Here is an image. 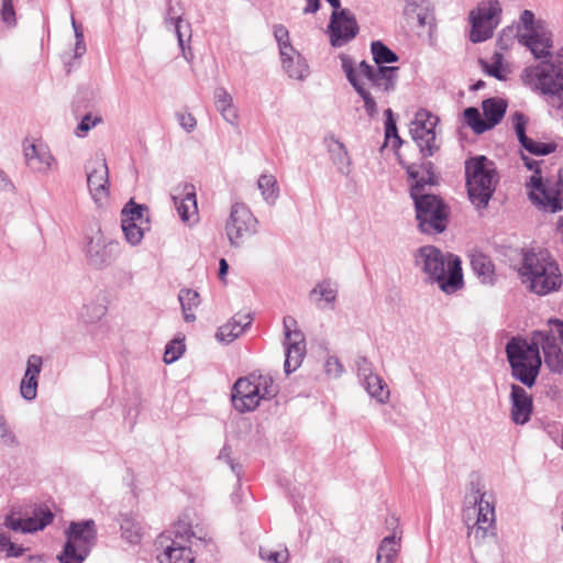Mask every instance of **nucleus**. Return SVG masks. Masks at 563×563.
Segmentation results:
<instances>
[{"mask_svg": "<svg viewBox=\"0 0 563 563\" xmlns=\"http://www.w3.org/2000/svg\"><path fill=\"white\" fill-rule=\"evenodd\" d=\"M331 159L336 165L341 174L347 175L350 173V157L344 143H332L329 147Z\"/></svg>", "mask_w": 563, "mask_h": 563, "instance_id": "obj_41", "label": "nucleus"}, {"mask_svg": "<svg viewBox=\"0 0 563 563\" xmlns=\"http://www.w3.org/2000/svg\"><path fill=\"white\" fill-rule=\"evenodd\" d=\"M218 459H219L220 461L225 462V463L230 466L231 471H232V472H233L238 477H240V473H241V465H240L239 463H235V462L232 460V457H231V448H230V446L224 445V446L221 449V451H220V453H219Z\"/></svg>", "mask_w": 563, "mask_h": 563, "instance_id": "obj_53", "label": "nucleus"}, {"mask_svg": "<svg viewBox=\"0 0 563 563\" xmlns=\"http://www.w3.org/2000/svg\"><path fill=\"white\" fill-rule=\"evenodd\" d=\"M192 539L202 541L201 537H196L191 527L179 521L170 530L162 533L156 540V547L161 551L157 553L158 563H194L191 551Z\"/></svg>", "mask_w": 563, "mask_h": 563, "instance_id": "obj_9", "label": "nucleus"}, {"mask_svg": "<svg viewBox=\"0 0 563 563\" xmlns=\"http://www.w3.org/2000/svg\"><path fill=\"white\" fill-rule=\"evenodd\" d=\"M0 551L5 552L7 556H20L23 553V548L13 543L4 533L0 534Z\"/></svg>", "mask_w": 563, "mask_h": 563, "instance_id": "obj_49", "label": "nucleus"}, {"mask_svg": "<svg viewBox=\"0 0 563 563\" xmlns=\"http://www.w3.org/2000/svg\"><path fill=\"white\" fill-rule=\"evenodd\" d=\"M121 229L124 233L126 242L135 246L142 242L144 233L145 231L150 230V227H143L142 224L134 222L130 223L128 220H121Z\"/></svg>", "mask_w": 563, "mask_h": 563, "instance_id": "obj_42", "label": "nucleus"}, {"mask_svg": "<svg viewBox=\"0 0 563 563\" xmlns=\"http://www.w3.org/2000/svg\"><path fill=\"white\" fill-rule=\"evenodd\" d=\"M371 52L376 64L375 66L363 60L355 68L350 59L343 58L342 69L349 82L364 101V109L367 115L374 117L378 112L375 96L366 87L363 79L368 81L376 97H379V93L386 95L395 90L399 68L385 65L396 63L398 56L382 41H373L371 43Z\"/></svg>", "mask_w": 563, "mask_h": 563, "instance_id": "obj_1", "label": "nucleus"}, {"mask_svg": "<svg viewBox=\"0 0 563 563\" xmlns=\"http://www.w3.org/2000/svg\"><path fill=\"white\" fill-rule=\"evenodd\" d=\"M14 15L13 0H2V20L8 24H12L14 22Z\"/></svg>", "mask_w": 563, "mask_h": 563, "instance_id": "obj_58", "label": "nucleus"}, {"mask_svg": "<svg viewBox=\"0 0 563 563\" xmlns=\"http://www.w3.org/2000/svg\"><path fill=\"white\" fill-rule=\"evenodd\" d=\"M96 541L93 520L71 522L66 531V543L58 555L60 563H82Z\"/></svg>", "mask_w": 563, "mask_h": 563, "instance_id": "obj_11", "label": "nucleus"}, {"mask_svg": "<svg viewBox=\"0 0 563 563\" xmlns=\"http://www.w3.org/2000/svg\"><path fill=\"white\" fill-rule=\"evenodd\" d=\"M526 186L529 199L537 208L552 213L562 210L563 183L560 179H543L537 169Z\"/></svg>", "mask_w": 563, "mask_h": 563, "instance_id": "obj_12", "label": "nucleus"}, {"mask_svg": "<svg viewBox=\"0 0 563 563\" xmlns=\"http://www.w3.org/2000/svg\"><path fill=\"white\" fill-rule=\"evenodd\" d=\"M416 146L423 158L432 156L440 148L438 143H424V145L422 143H416Z\"/></svg>", "mask_w": 563, "mask_h": 563, "instance_id": "obj_59", "label": "nucleus"}, {"mask_svg": "<svg viewBox=\"0 0 563 563\" xmlns=\"http://www.w3.org/2000/svg\"><path fill=\"white\" fill-rule=\"evenodd\" d=\"M330 43L341 47L352 41L358 33V24L354 13L347 9L333 11L328 25Z\"/></svg>", "mask_w": 563, "mask_h": 563, "instance_id": "obj_17", "label": "nucleus"}, {"mask_svg": "<svg viewBox=\"0 0 563 563\" xmlns=\"http://www.w3.org/2000/svg\"><path fill=\"white\" fill-rule=\"evenodd\" d=\"M549 331H534L532 333L538 349L543 351L544 363L550 371L561 373L563 371V322L554 319L549 321Z\"/></svg>", "mask_w": 563, "mask_h": 563, "instance_id": "obj_14", "label": "nucleus"}, {"mask_svg": "<svg viewBox=\"0 0 563 563\" xmlns=\"http://www.w3.org/2000/svg\"><path fill=\"white\" fill-rule=\"evenodd\" d=\"M399 163L406 168L410 179V196L415 203L416 219L421 232L427 234L442 233L448 225L449 208L435 195L427 192V187L434 185L433 166L430 162L406 164L399 150L405 143H394Z\"/></svg>", "mask_w": 563, "mask_h": 563, "instance_id": "obj_2", "label": "nucleus"}, {"mask_svg": "<svg viewBox=\"0 0 563 563\" xmlns=\"http://www.w3.org/2000/svg\"><path fill=\"white\" fill-rule=\"evenodd\" d=\"M85 52H86V46L84 43V34H77L75 48H74V55H75V57H80L85 54Z\"/></svg>", "mask_w": 563, "mask_h": 563, "instance_id": "obj_61", "label": "nucleus"}, {"mask_svg": "<svg viewBox=\"0 0 563 563\" xmlns=\"http://www.w3.org/2000/svg\"><path fill=\"white\" fill-rule=\"evenodd\" d=\"M172 199L176 207L180 220L192 225L198 221V207L196 199V188L191 184H180L173 189Z\"/></svg>", "mask_w": 563, "mask_h": 563, "instance_id": "obj_20", "label": "nucleus"}, {"mask_svg": "<svg viewBox=\"0 0 563 563\" xmlns=\"http://www.w3.org/2000/svg\"><path fill=\"white\" fill-rule=\"evenodd\" d=\"M338 292L339 287L336 283L330 279H323L310 290L309 298L320 309H333Z\"/></svg>", "mask_w": 563, "mask_h": 563, "instance_id": "obj_28", "label": "nucleus"}, {"mask_svg": "<svg viewBox=\"0 0 563 563\" xmlns=\"http://www.w3.org/2000/svg\"><path fill=\"white\" fill-rule=\"evenodd\" d=\"M23 152L25 163L33 172L47 173L55 165V158L47 143H29Z\"/></svg>", "mask_w": 563, "mask_h": 563, "instance_id": "obj_27", "label": "nucleus"}, {"mask_svg": "<svg viewBox=\"0 0 563 563\" xmlns=\"http://www.w3.org/2000/svg\"><path fill=\"white\" fill-rule=\"evenodd\" d=\"M284 70L291 79L303 80L309 74V67L301 54L294 49L291 53L280 55Z\"/></svg>", "mask_w": 563, "mask_h": 563, "instance_id": "obj_32", "label": "nucleus"}, {"mask_svg": "<svg viewBox=\"0 0 563 563\" xmlns=\"http://www.w3.org/2000/svg\"><path fill=\"white\" fill-rule=\"evenodd\" d=\"M52 520L53 514L51 510L38 508L34 511L32 517L15 518L8 516L4 525L11 530L31 533L44 529Z\"/></svg>", "mask_w": 563, "mask_h": 563, "instance_id": "obj_26", "label": "nucleus"}, {"mask_svg": "<svg viewBox=\"0 0 563 563\" xmlns=\"http://www.w3.org/2000/svg\"><path fill=\"white\" fill-rule=\"evenodd\" d=\"M177 120L180 126L186 131H191L197 124L195 117L188 112H179L177 113Z\"/></svg>", "mask_w": 563, "mask_h": 563, "instance_id": "obj_57", "label": "nucleus"}, {"mask_svg": "<svg viewBox=\"0 0 563 563\" xmlns=\"http://www.w3.org/2000/svg\"><path fill=\"white\" fill-rule=\"evenodd\" d=\"M518 272L526 288L538 296L556 291L563 284L558 263L544 252L525 253Z\"/></svg>", "mask_w": 563, "mask_h": 563, "instance_id": "obj_5", "label": "nucleus"}, {"mask_svg": "<svg viewBox=\"0 0 563 563\" xmlns=\"http://www.w3.org/2000/svg\"><path fill=\"white\" fill-rule=\"evenodd\" d=\"M0 191H4V192H14L15 191V186L13 185V183L10 180L8 175L2 169H0Z\"/></svg>", "mask_w": 563, "mask_h": 563, "instance_id": "obj_60", "label": "nucleus"}, {"mask_svg": "<svg viewBox=\"0 0 563 563\" xmlns=\"http://www.w3.org/2000/svg\"><path fill=\"white\" fill-rule=\"evenodd\" d=\"M178 300L184 312L185 321H195L196 316L192 313V310L197 308L200 303L199 294L192 289H181L178 294Z\"/></svg>", "mask_w": 563, "mask_h": 563, "instance_id": "obj_40", "label": "nucleus"}, {"mask_svg": "<svg viewBox=\"0 0 563 563\" xmlns=\"http://www.w3.org/2000/svg\"><path fill=\"white\" fill-rule=\"evenodd\" d=\"M521 82L531 91L547 98L548 103L563 117V63L545 59L525 67Z\"/></svg>", "mask_w": 563, "mask_h": 563, "instance_id": "obj_4", "label": "nucleus"}, {"mask_svg": "<svg viewBox=\"0 0 563 563\" xmlns=\"http://www.w3.org/2000/svg\"><path fill=\"white\" fill-rule=\"evenodd\" d=\"M505 352L511 377L528 388L534 386L542 360L533 336L530 342L520 336L511 338L506 344Z\"/></svg>", "mask_w": 563, "mask_h": 563, "instance_id": "obj_6", "label": "nucleus"}, {"mask_svg": "<svg viewBox=\"0 0 563 563\" xmlns=\"http://www.w3.org/2000/svg\"><path fill=\"white\" fill-rule=\"evenodd\" d=\"M257 188L260 189L263 199L268 205H275L276 200L279 197V187L274 175H261L257 180Z\"/></svg>", "mask_w": 563, "mask_h": 563, "instance_id": "obj_38", "label": "nucleus"}, {"mask_svg": "<svg viewBox=\"0 0 563 563\" xmlns=\"http://www.w3.org/2000/svg\"><path fill=\"white\" fill-rule=\"evenodd\" d=\"M464 122L476 133L481 134L490 129L485 118H482V114L477 108L470 107L466 108L463 112Z\"/></svg>", "mask_w": 563, "mask_h": 563, "instance_id": "obj_43", "label": "nucleus"}, {"mask_svg": "<svg viewBox=\"0 0 563 563\" xmlns=\"http://www.w3.org/2000/svg\"><path fill=\"white\" fill-rule=\"evenodd\" d=\"M416 266L445 294H453L463 286L462 262L459 256L443 253L433 245H424L415 254Z\"/></svg>", "mask_w": 563, "mask_h": 563, "instance_id": "obj_3", "label": "nucleus"}, {"mask_svg": "<svg viewBox=\"0 0 563 563\" xmlns=\"http://www.w3.org/2000/svg\"><path fill=\"white\" fill-rule=\"evenodd\" d=\"M363 382L365 389L372 398H375L380 404H386L389 400V389L382 377L373 374Z\"/></svg>", "mask_w": 563, "mask_h": 563, "instance_id": "obj_37", "label": "nucleus"}, {"mask_svg": "<svg viewBox=\"0 0 563 563\" xmlns=\"http://www.w3.org/2000/svg\"><path fill=\"white\" fill-rule=\"evenodd\" d=\"M43 368V357L32 354L26 358L24 375L20 383V394L23 399L31 401L36 398L38 377Z\"/></svg>", "mask_w": 563, "mask_h": 563, "instance_id": "obj_25", "label": "nucleus"}, {"mask_svg": "<svg viewBox=\"0 0 563 563\" xmlns=\"http://www.w3.org/2000/svg\"><path fill=\"white\" fill-rule=\"evenodd\" d=\"M501 5L498 0H483L470 12L472 24L470 40L481 43L490 38L500 22Z\"/></svg>", "mask_w": 563, "mask_h": 563, "instance_id": "obj_13", "label": "nucleus"}, {"mask_svg": "<svg viewBox=\"0 0 563 563\" xmlns=\"http://www.w3.org/2000/svg\"><path fill=\"white\" fill-rule=\"evenodd\" d=\"M16 444L14 433L9 428L3 416L0 415V445L13 446Z\"/></svg>", "mask_w": 563, "mask_h": 563, "instance_id": "obj_50", "label": "nucleus"}, {"mask_svg": "<svg viewBox=\"0 0 563 563\" xmlns=\"http://www.w3.org/2000/svg\"><path fill=\"white\" fill-rule=\"evenodd\" d=\"M277 393L278 388L269 375L253 372L235 382L232 389V402L234 408L241 412L253 411L260 406L261 400L271 399Z\"/></svg>", "mask_w": 563, "mask_h": 563, "instance_id": "obj_10", "label": "nucleus"}, {"mask_svg": "<svg viewBox=\"0 0 563 563\" xmlns=\"http://www.w3.org/2000/svg\"><path fill=\"white\" fill-rule=\"evenodd\" d=\"M520 157L525 166L530 170H537L539 162L531 156H543L555 151V143H521Z\"/></svg>", "mask_w": 563, "mask_h": 563, "instance_id": "obj_33", "label": "nucleus"}, {"mask_svg": "<svg viewBox=\"0 0 563 563\" xmlns=\"http://www.w3.org/2000/svg\"><path fill=\"white\" fill-rule=\"evenodd\" d=\"M466 188L471 202L485 209L496 189L498 174L493 161L477 156L465 162Z\"/></svg>", "mask_w": 563, "mask_h": 563, "instance_id": "obj_8", "label": "nucleus"}, {"mask_svg": "<svg viewBox=\"0 0 563 563\" xmlns=\"http://www.w3.org/2000/svg\"><path fill=\"white\" fill-rule=\"evenodd\" d=\"M178 22H184L183 15L177 16H164V24L166 29L172 30Z\"/></svg>", "mask_w": 563, "mask_h": 563, "instance_id": "obj_63", "label": "nucleus"}, {"mask_svg": "<svg viewBox=\"0 0 563 563\" xmlns=\"http://www.w3.org/2000/svg\"><path fill=\"white\" fill-rule=\"evenodd\" d=\"M106 296L99 292L93 299L87 300L80 311L79 319L86 324H95L106 314Z\"/></svg>", "mask_w": 563, "mask_h": 563, "instance_id": "obj_34", "label": "nucleus"}, {"mask_svg": "<svg viewBox=\"0 0 563 563\" xmlns=\"http://www.w3.org/2000/svg\"><path fill=\"white\" fill-rule=\"evenodd\" d=\"M527 123L528 118L523 113L517 111L511 115V124L517 134L518 141H533L526 134Z\"/></svg>", "mask_w": 563, "mask_h": 563, "instance_id": "obj_48", "label": "nucleus"}, {"mask_svg": "<svg viewBox=\"0 0 563 563\" xmlns=\"http://www.w3.org/2000/svg\"><path fill=\"white\" fill-rule=\"evenodd\" d=\"M357 375L361 379H366L369 375H373V365L372 363L364 356H360L356 362Z\"/></svg>", "mask_w": 563, "mask_h": 563, "instance_id": "obj_54", "label": "nucleus"}, {"mask_svg": "<svg viewBox=\"0 0 563 563\" xmlns=\"http://www.w3.org/2000/svg\"><path fill=\"white\" fill-rule=\"evenodd\" d=\"M518 42L526 46L536 59H553L551 49L553 47L552 34L547 26H538L533 33L517 34Z\"/></svg>", "mask_w": 563, "mask_h": 563, "instance_id": "obj_22", "label": "nucleus"}, {"mask_svg": "<svg viewBox=\"0 0 563 563\" xmlns=\"http://www.w3.org/2000/svg\"><path fill=\"white\" fill-rule=\"evenodd\" d=\"M185 352V343L184 340H173L170 341L165 349L164 353V362L166 364H170L177 361Z\"/></svg>", "mask_w": 563, "mask_h": 563, "instance_id": "obj_47", "label": "nucleus"}, {"mask_svg": "<svg viewBox=\"0 0 563 563\" xmlns=\"http://www.w3.org/2000/svg\"><path fill=\"white\" fill-rule=\"evenodd\" d=\"M213 99L217 111L228 123L235 125L239 120V112L228 90L224 87L216 88Z\"/></svg>", "mask_w": 563, "mask_h": 563, "instance_id": "obj_30", "label": "nucleus"}, {"mask_svg": "<svg viewBox=\"0 0 563 563\" xmlns=\"http://www.w3.org/2000/svg\"><path fill=\"white\" fill-rule=\"evenodd\" d=\"M184 27L187 29V31H188V38L190 40V37H191V27H190V24L188 22H186V23H185V21L184 22H178L172 29L175 32L176 36H177L178 46H179L180 51H184V44H185V33L183 31Z\"/></svg>", "mask_w": 563, "mask_h": 563, "instance_id": "obj_56", "label": "nucleus"}, {"mask_svg": "<svg viewBox=\"0 0 563 563\" xmlns=\"http://www.w3.org/2000/svg\"><path fill=\"white\" fill-rule=\"evenodd\" d=\"M121 220H128V222H134L142 224L143 227H150V218L147 216V209L130 200L121 211Z\"/></svg>", "mask_w": 563, "mask_h": 563, "instance_id": "obj_39", "label": "nucleus"}, {"mask_svg": "<svg viewBox=\"0 0 563 563\" xmlns=\"http://www.w3.org/2000/svg\"><path fill=\"white\" fill-rule=\"evenodd\" d=\"M256 218L245 205L234 203L225 223V233L230 244L234 247L240 246L245 236L256 232Z\"/></svg>", "mask_w": 563, "mask_h": 563, "instance_id": "obj_16", "label": "nucleus"}, {"mask_svg": "<svg viewBox=\"0 0 563 563\" xmlns=\"http://www.w3.org/2000/svg\"><path fill=\"white\" fill-rule=\"evenodd\" d=\"M385 141H389V139H394V141H404L398 134L396 121L393 118L391 109H387L385 111Z\"/></svg>", "mask_w": 563, "mask_h": 563, "instance_id": "obj_51", "label": "nucleus"}, {"mask_svg": "<svg viewBox=\"0 0 563 563\" xmlns=\"http://www.w3.org/2000/svg\"><path fill=\"white\" fill-rule=\"evenodd\" d=\"M471 266L482 284L493 286L496 283L495 265L489 256L475 252L471 256Z\"/></svg>", "mask_w": 563, "mask_h": 563, "instance_id": "obj_29", "label": "nucleus"}, {"mask_svg": "<svg viewBox=\"0 0 563 563\" xmlns=\"http://www.w3.org/2000/svg\"><path fill=\"white\" fill-rule=\"evenodd\" d=\"M532 412V396L522 386L511 384L510 418L512 422L522 426L530 420Z\"/></svg>", "mask_w": 563, "mask_h": 563, "instance_id": "obj_24", "label": "nucleus"}, {"mask_svg": "<svg viewBox=\"0 0 563 563\" xmlns=\"http://www.w3.org/2000/svg\"><path fill=\"white\" fill-rule=\"evenodd\" d=\"M85 255L93 269H102L106 263V236L99 221H92L85 231Z\"/></svg>", "mask_w": 563, "mask_h": 563, "instance_id": "obj_18", "label": "nucleus"}, {"mask_svg": "<svg viewBox=\"0 0 563 563\" xmlns=\"http://www.w3.org/2000/svg\"><path fill=\"white\" fill-rule=\"evenodd\" d=\"M440 119L427 109H419L409 123L412 141H435Z\"/></svg>", "mask_w": 563, "mask_h": 563, "instance_id": "obj_23", "label": "nucleus"}, {"mask_svg": "<svg viewBox=\"0 0 563 563\" xmlns=\"http://www.w3.org/2000/svg\"><path fill=\"white\" fill-rule=\"evenodd\" d=\"M101 122V118L92 119L90 114H86L75 130L77 137H85L87 132L97 123Z\"/></svg>", "mask_w": 563, "mask_h": 563, "instance_id": "obj_52", "label": "nucleus"}, {"mask_svg": "<svg viewBox=\"0 0 563 563\" xmlns=\"http://www.w3.org/2000/svg\"><path fill=\"white\" fill-rule=\"evenodd\" d=\"M260 556L268 563H287L289 560V553L286 548L279 550L260 548Z\"/></svg>", "mask_w": 563, "mask_h": 563, "instance_id": "obj_46", "label": "nucleus"}, {"mask_svg": "<svg viewBox=\"0 0 563 563\" xmlns=\"http://www.w3.org/2000/svg\"><path fill=\"white\" fill-rule=\"evenodd\" d=\"M325 372L328 375L332 377H339L341 373L343 372V366L338 360V357L330 356L327 358L325 364Z\"/></svg>", "mask_w": 563, "mask_h": 563, "instance_id": "obj_55", "label": "nucleus"}, {"mask_svg": "<svg viewBox=\"0 0 563 563\" xmlns=\"http://www.w3.org/2000/svg\"><path fill=\"white\" fill-rule=\"evenodd\" d=\"M387 529L391 531L379 543L377 549V563H395L401 549L402 530L395 515L386 519Z\"/></svg>", "mask_w": 563, "mask_h": 563, "instance_id": "obj_21", "label": "nucleus"}, {"mask_svg": "<svg viewBox=\"0 0 563 563\" xmlns=\"http://www.w3.org/2000/svg\"><path fill=\"white\" fill-rule=\"evenodd\" d=\"M228 271H229V264L228 262L224 260V258H221L220 262H219V278L221 280H224L227 274H228Z\"/></svg>", "mask_w": 563, "mask_h": 563, "instance_id": "obj_64", "label": "nucleus"}, {"mask_svg": "<svg viewBox=\"0 0 563 563\" xmlns=\"http://www.w3.org/2000/svg\"><path fill=\"white\" fill-rule=\"evenodd\" d=\"M307 5L302 9L303 14L316 13L320 9V0H306Z\"/></svg>", "mask_w": 563, "mask_h": 563, "instance_id": "obj_62", "label": "nucleus"}, {"mask_svg": "<svg viewBox=\"0 0 563 563\" xmlns=\"http://www.w3.org/2000/svg\"><path fill=\"white\" fill-rule=\"evenodd\" d=\"M121 537L130 544L140 543L143 537V528L139 521L129 516H122L120 519Z\"/></svg>", "mask_w": 563, "mask_h": 563, "instance_id": "obj_36", "label": "nucleus"}, {"mask_svg": "<svg viewBox=\"0 0 563 563\" xmlns=\"http://www.w3.org/2000/svg\"><path fill=\"white\" fill-rule=\"evenodd\" d=\"M250 324L251 318L249 314H235L230 321L218 329L216 336L222 343H231L239 338Z\"/></svg>", "mask_w": 563, "mask_h": 563, "instance_id": "obj_31", "label": "nucleus"}, {"mask_svg": "<svg viewBox=\"0 0 563 563\" xmlns=\"http://www.w3.org/2000/svg\"><path fill=\"white\" fill-rule=\"evenodd\" d=\"M273 33H274V37L278 44L280 55L287 56V52L291 53L295 49L290 43L289 32L285 25L275 24L273 26Z\"/></svg>", "mask_w": 563, "mask_h": 563, "instance_id": "obj_44", "label": "nucleus"}, {"mask_svg": "<svg viewBox=\"0 0 563 563\" xmlns=\"http://www.w3.org/2000/svg\"><path fill=\"white\" fill-rule=\"evenodd\" d=\"M482 108L484 118L492 129L504 118L507 102L500 98H489L483 101Z\"/></svg>", "mask_w": 563, "mask_h": 563, "instance_id": "obj_35", "label": "nucleus"}, {"mask_svg": "<svg viewBox=\"0 0 563 563\" xmlns=\"http://www.w3.org/2000/svg\"><path fill=\"white\" fill-rule=\"evenodd\" d=\"M87 187L89 195L98 208L106 200V157L103 154L90 158L86 166Z\"/></svg>", "mask_w": 563, "mask_h": 563, "instance_id": "obj_19", "label": "nucleus"}, {"mask_svg": "<svg viewBox=\"0 0 563 563\" xmlns=\"http://www.w3.org/2000/svg\"><path fill=\"white\" fill-rule=\"evenodd\" d=\"M285 349L284 371L287 375L294 373L300 367L306 355V338L303 332L298 329L297 320L291 316H286L283 320Z\"/></svg>", "mask_w": 563, "mask_h": 563, "instance_id": "obj_15", "label": "nucleus"}, {"mask_svg": "<svg viewBox=\"0 0 563 563\" xmlns=\"http://www.w3.org/2000/svg\"><path fill=\"white\" fill-rule=\"evenodd\" d=\"M463 510V520L467 527V534L476 542L483 541L495 522V506L492 495L483 490L479 482L471 483V492L466 497Z\"/></svg>", "mask_w": 563, "mask_h": 563, "instance_id": "obj_7", "label": "nucleus"}, {"mask_svg": "<svg viewBox=\"0 0 563 563\" xmlns=\"http://www.w3.org/2000/svg\"><path fill=\"white\" fill-rule=\"evenodd\" d=\"M520 24L518 25L519 33H533L538 26H545L541 20H536L534 14L530 10H523L519 18Z\"/></svg>", "mask_w": 563, "mask_h": 563, "instance_id": "obj_45", "label": "nucleus"}]
</instances>
